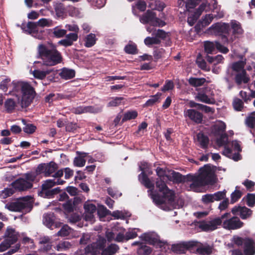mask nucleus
I'll list each match as a JSON object with an SVG mask.
<instances>
[{
	"instance_id": "5fc2aeb1",
	"label": "nucleus",
	"mask_w": 255,
	"mask_h": 255,
	"mask_svg": "<svg viewBox=\"0 0 255 255\" xmlns=\"http://www.w3.org/2000/svg\"><path fill=\"white\" fill-rule=\"evenodd\" d=\"M71 229L67 225H64L57 232V235L61 237H67L71 233Z\"/></svg>"
},
{
	"instance_id": "4be33fe9",
	"label": "nucleus",
	"mask_w": 255,
	"mask_h": 255,
	"mask_svg": "<svg viewBox=\"0 0 255 255\" xmlns=\"http://www.w3.org/2000/svg\"><path fill=\"white\" fill-rule=\"evenodd\" d=\"M76 154L78 155L74 159L73 164L76 167H83L86 163V159L87 153L86 152L77 151Z\"/></svg>"
},
{
	"instance_id": "f03ea898",
	"label": "nucleus",
	"mask_w": 255,
	"mask_h": 255,
	"mask_svg": "<svg viewBox=\"0 0 255 255\" xmlns=\"http://www.w3.org/2000/svg\"><path fill=\"white\" fill-rule=\"evenodd\" d=\"M13 90L21 91L22 94L21 106L27 108L32 102L36 94L34 89L28 83L23 82H12Z\"/></svg>"
},
{
	"instance_id": "58836bf2",
	"label": "nucleus",
	"mask_w": 255,
	"mask_h": 255,
	"mask_svg": "<svg viewBox=\"0 0 255 255\" xmlns=\"http://www.w3.org/2000/svg\"><path fill=\"white\" fill-rule=\"evenodd\" d=\"M196 62L198 66L202 70L205 71H209L210 70V68L207 66V63L205 60L203 59L201 54H199L197 56Z\"/></svg>"
},
{
	"instance_id": "6ab92c4d",
	"label": "nucleus",
	"mask_w": 255,
	"mask_h": 255,
	"mask_svg": "<svg viewBox=\"0 0 255 255\" xmlns=\"http://www.w3.org/2000/svg\"><path fill=\"white\" fill-rule=\"evenodd\" d=\"M138 180L141 184L144 185L146 188L149 189L150 191L154 190V184L151 181L144 171L141 172V173L139 174Z\"/></svg>"
},
{
	"instance_id": "09e8293b",
	"label": "nucleus",
	"mask_w": 255,
	"mask_h": 255,
	"mask_svg": "<svg viewBox=\"0 0 255 255\" xmlns=\"http://www.w3.org/2000/svg\"><path fill=\"white\" fill-rule=\"evenodd\" d=\"M162 193L163 194V197L167 199L169 201L172 202L174 200V192L173 190H170L168 187Z\"/></svg>"
},
{
	"instance_id": "603ef678",
	"label": "nucleus",
	"mask_w": 255,
	"mask_h": 255,
	"mask_svg": "<svg viewBox=\"0 0 255 255\" xmlns=\"http://www.w3.org/2000/svg\"><path fill=\"white\" fill-rule=\"evenodd\" d=\"M155 185L156 188L158 189V191L161 193L168 188L166 183L164 181V179L162 178H157Z\"/></svg>"
},
{
	"instance_id": "412c9836",
	"label": "nucleus",
	"mask_w": 255,
	"mask_h": 255,
	"mask_svg": "<svg viewBox=\"0 0 255 255\" xmlns=\"http://www.w3.org/2000/svg\"><path fill=\"white\" fill-rule=\"evenodd\" d=\"M196 137L200 147L204 149H207L210 141L209 137L203 132L200 131L197 134Z\"/></svg>"
},
{
	"instance_id": "f257e3e1",
	"label": "nucleus",
	"mask_w": 255,
	"mask_h": 255,
	"mask_svg": "<svg viewBox=\"0 0 255 255\" xmlns=\"http://www.w3.org/2000/svg\"><path fill=\"white\" fill-rule=\"evenodd\" d=\"M37 51L38 57L42 60L45 65L54 66L62 61L63 57L61 52L57 49L56 46L52 43L39 44Z\"/></svg>"
},
{
	"instance_id": "ddd939ff",
	"label": "nucleus",
	"mask_w": 255,
	"mask_h": 255,
	"mask_svg": "<svg viewBox=\"0 0 255 255\" xmlns=\"http://www.w3.org/2000/svg\"><path fill=\"white\" fill-rule=\"evenodd\" d=\"M156 18V14L155 12L147 10L146 12L142 15L139 18L140 21L143 24L149 23L153 26L156 24L155 20Z\"/></svg>"
},
{
	"instance_id": "a878e982",
	"label": "nucleus",
	"mask_w": 255,
	"mask_h": 255,
	"mask_svg": "<svg viewBox=\"0 0 255 255\" xmlns=\"http://www.w3.org/2000/svg\"><path fill=\"white\" fill-rule=\"evenodd\" d=\"M60 77L64 80H69L73 78L75 76V71L73 69L64 67L59 73Z\"/></svg>"
},
{
	"instance_id": "774afa93",
	"label": "nucleus",
	"mask_w": 255,
	"mask_h": 255,
	"mask_svg": "<svg viewBox=\"0 0 255 255\" xmlns=\"http://www.w3.org/2000/svg\"><path fill=\"white\" fill-rule=\"evenodd\" d=\"M71 246V245L70 243L67 241H64L58 244L55 248L58 251H62L69 249Z\"/></svg>"
},
{
	"instance_id": "cd10ccee",
	"label": "nucleus",
	"mask_w": 255,
	"mask_h": 255,
	"mask_svg": "<svg viewBox=\"0 0 255 255\" xmlns=\"http://www.w3.org/2000/svg\"><path fill=\"white\" fill-rule=\"evenodd\" d=\"M57 169V164L53 161L45 163V177H49L51 176V175L54 173Z\"/></svg>"
},
{
	"instance_id": "37998d69",
	"label": "nucleus",
	"mask_w": 255,
	"mask_h": 255,
	"mask_svg": "<svg viewBox=\"0 0 255 255\" xmlns=\"http://www.w3.org/2000/svg\"><path fill=\"white\" fill-rule=\"evenodd\" d=\"M162 94L160 92L157 93L155 95L151 96L150 99H148L144 104L145 107H150L155 104L159 100Z\"/></svg>"
},
{
	"instance_id": "c03bdc74",
	"label": "nucleus",
	"mask_w": 255,
	"mask_h": 255,
	"mask_svg": "<svg viewBox=\"0 0 255 255\" xmlns=\"http://www.w3.org/2000/svg\"><path fill=\"white\" fill-rule=\"evenodd\" d=\"M54 9L56 14L58 17H63L66 12L64 5L61 3L57 4L55 6Z\"/></svg>"
},
{
	"instance_id": "7ed1b4c3",
	"label": "nucleus",
	"mask_w": 255,
	"mask_h": 255,
	"mask_svg": "<svg viewBox=\"0 0 255 255\" xmlns=\"http://www.w3.org/2000/svg\"><path fill=\"white\" fill-rule=\"evenodd\" d=\"M31 197L29 196L23 197L19 201L10 202L5 205V207L12 212H29L32 208V203L29 201Z\"/></svg>"
},
{
	"instance_id": "9b49d317",
	"label": "nucleus",
	"mask_w": 255,
	"mask_h": 255,
	"mask_svg": "<svg viewBox=\"0 0 255 255\" xmlns=\"http://www.w3.org/2000/svg\"><path fill=\"white\" fill-rule=\"evenodd\" d=\"M184 116L188 118L196 124H201L203 115L200 112L194 109H188L184 111Z\"/></svg>"
},
{
	"instance_id": "dca6fc26",
	"label": "nucleus",
	"mask_w": 255,
	"mask_h": 255,
	"mask_svg": "<svg viewBox=\"0 0 255 255\" xmlns=\"http://www.w3.org/2000/svg\"><path fill=\"white\" fill-rule=\"evenodd\" d=\"M102 110V107H95L92 106H79L75 109V113L77 114H82L87 113L97 114L101 112Z\"/></svg>"
},
{
	"instance_id": "7c9ffc66",
	"label": "nucleus",
	"mask_w": 255,
	"mask_h": 255,
	"mask_svg": "<svg viewBox=\"0 0 255 255\" xmlns=\"http://www.w3.org/2000/svg\"><path fill=\"white\" fill-rule=\"evenodd\" d=\"M124 51L126 53L128 54L134 55L138 53L137 45L135 43L131 41L125 46Z\"/></svg>"
},
{
	"instance_id": "e433bc0d",
	"label": "nucleus",
	"mask_w": 255,
	"mask_h": 255,
	"mask_svg": "<svg viewBox=\"0 0 255 255\" xmlns=\"http://www.w3.org/2000/svg\"><path fill=\"white\" fill-rule=\"evenodd\" d=\"M143 240L150 245H160L162 242L157 238L153 237L151 234H144L143 237Z\"/></svg>"
},
{
	"instance_id": "a19ab883",
	"label": "nucleus",
	"mask_w": 255,
	"mask_h": 255,
	"mask_svg": "<svg viewBox=\"0 0 255 255\" xmlns=\"http://www.w3.org/2000/svg\"><path fill=\"white\" fill-rule=\"evenodd\" d=\"M96 38L95 34L90 33L85 38V46L86 47H91L94 46L96 42Z\"/></svg>"
},
{
	"instance_id": "8fccbe9b",
	"label": "nucleus",
	"mask_w": 255,
	"mask_h": 255,
	"mask_svg": "<svg viewBox=\"0 0 255 255\" xmlns=\"http://www.w3.org/2000/svg\"><path fill=\"white\" fill-rule=\"evenodd\" d=\"M124 100L123 97H116L111 98V100L108 103V107H117L121 105Z\"/></svg>"
},
{
	"instance_id": "3c124183",
	"label": "nucleus",
	"mask_w": 255,
	"mask_h": 255,
	"mask_svg": "<svg viewBox=\"0 0 255 255\" xmlns=\"http://www.w3.org/2000/svg\"><path fill=\"white\" fill-rule=\"evenodd\" d=\"M205 186L207 185H213L216 183V177L213 174H208L203 175Z\"/></svg>"
},
{
	"instance_id": "864d4df0",
	"label": "nucleus",
	"mask_w": 255,
	"mask_h": 255,
	"mask_svg": "<svg viewBox=\"0 0 255 255\" xmlns=\"http://www.w3.org/2000/svg\"><path fill=\"white\" fill-rule=\"evenodd\" d=\"M242 192L239 190L236 189L231 195L230 203L234 204L237 202L242 196Z\"/></svg>"
},
{
	"instance_id": "c756f323",
	"label": "nucleus",
	"mask_w": 255,
	"mask_h": 255,
	"mask_svg": "<svg viewBox=\"0 0 255 255\" xmlns=\"http://www.w3.org/2000/svg\"><path fill=\"white\" fill-rule=\"evenodd\" d=\"M204 51L207 54H212L216 51V41L215 43L209 41H206L204 43Z\"/></svg>"
},
{
	"instance_id": "a18cd8bd",
	"label": "nucleus",
	"mask_w": 255,
	"mask_h": 255,
	"mask_svg": "<svg viewBox=\"0 0 255 255\" xmlns=\"http://www.w3.org/2000/svg\"><path fill=\"white\" fill-rule=\"evenodd\" d=\"M243 200H246L247 205L250 207H253L255 206V194L248 193Z\"/></svg>"
},
{
	"instance_id": "473e14b6",
	"label": "nucleus",
	"mask_w": 255,
	"mask_h": 255,
	"mask_svg": "<svg viewBox=\"0 0 255 255\" xmlns=\"http://www.w3.org/2000/svg\"><path fill=\"white\" fill-rule=\"evenodd\" d=\"M4 106L7 113H12L16 107V103L12 99H7L4 102Z\"/></svg>"
},
{
	"instance_id": "bb28decb",
	"label": "nucleus",
	"mask_w": 255,
	"mask_h": 255,
	"mask_svg": "<svg viewBox=\"0 0 255 255\" xmlns=\"http://www.w3.org/2000/svg\"><path fill=\"white\" fill-rule=\"evenodd\" d=\"M119 247L115 244H111L107 248H103L101 252V255H113L118 251Z\"/></svg>"
},
{
	"instance_id": "6e6d98bb",
	"label": "nucleus",
	"mask_w": 255,
	"mask_h": 255,
	"mask_svg": "<svg viewBox=\"0 0 255 255\" xmlns=\"http://www.w3.org/2000/svg\"><path fill=\"white\" fill-rule=\"evenodd\" d=\"M233 106L236 111H242L244 108V103L240 99L235 98L233 102Z\"/></svg>"
},
{
	"instance_id": "4d7b16f0",
	"label": "nucleus",
	"mask_w": 255,
	"mask_h": 255,
	"mask_svg": "<svg viewBox=\"0 0 255 255\" xmlns=\"http://www.w3.org/2000/svg\"><path fill=\"white\" fill-rule=\"evenodd\" d=\"M153 57L155 60L165 57V50L162 48H156L153 51Z\"/></svg>"
},
{
	"instance_id": "423d86ee",
	"label": "nucleus",
	"mask_w": 255,
	"mask_h": 255,
	"mask_svg": "<svg viewBox=\"0 0 255 255\" xmlns=\"http://www.w3.org/2000/svg\"><path fill=\"white\" fill-rule=\"evenodd\" d=\"M230 30L229 23L221 22L212 24L208 29L209 32L215 35L221 36L222 39L224 42L228 40L227 35H229Z\"/></svg>"
},
{
	"instance_id": "c85d7f7f",
	"label": "nucleus",
	"mask_w": 255,
	"mask_h": 255,
	"mask_svg": "<svg viewBox=\"0 0 255 255\" xmlns=\"http://www.w3.org/2000/svg\"><path fill=\"white\" fill-rule=\"evenodd\" d=\"M226 125L224 122H221L219 124L214 125L212 128V131L213 134L216 136H218L223 134L225 131Z\"/></svg>"
},
{
	"instance_id": "f704fd0d",
	"label": "nucleus",
	"mask_w": 255,
	"mask_h": 255,
	"mask_svg": "<svg viewBox=\"0 0 255 255\" xmlns=\"http://www.w3.org/2000/svg\"><path fill=\"white\" fill-rule=\"evenodd\" d=\"M195 99L199 101L208 104H213L215 103L214 99L211 100L206 94L202 93H198L195 97Z\"/></svg>"
},
{
	"instance_id": "9d476101",
	"label": "nucleus",
	"mask_w": 255,
	"mask_h": 255,
	"mask_svg": "<svg viewBox=\"0 0 255 255\" xmlns=\"http://www.w3.org/2000/svg\"><path fill=\"white\" fill-rule=\"evenodd\" d=\"M231 212L235 216L239 215L243 220H246L251 217L253 211L246 206H235Z\"/></svg>"
},
{
	"instance_id": "f3484780",
	"label": "nucleus",
	"mask_w": 255,
	"mask_h": 255,
	"mask_svg": "<svg viewBox=\"0 0 255 255\" xmlns=\"http://www.w3.org/2000/svg\"><path fill=\"white\" fill-rule=\"evenodd\" d=\"M81 202V199L78 197H74L73 199H68L65 203L62 204V208L68 212L71 213L73 212L76 205Z\"/></svg>"
},
{
	"instance_id": "72a5a7b5",
	"label": "nucleus",
	"mask_w": 255,
	"mask_h": 255,
	"mask_svg": "<svg viewBox=\"0 0 255 255\" xmlns=\"http://www.w3.org/2000/svg\"><path fill=\"white\" fill-rule=\"evenodd\" d=\"M205 186L203 175L196 176L193 182L190 184L192 189H195Z\"/></svg>"
},
{
	"instance_id": "39448f33",
	"label": "nucleus",
	"mask_w": 255,
	"mask_h": 255,
	"mask_svg": "<svg viewBox=\"0 0 255 255\" xmlns=\"http://www.w3.org/2000/svg\"><path fill=\"white\" fill-rule=\"evenodd\" d=\"M233 242L236 245L239 247L243 246L244 255H254L255 254V244L252 239L234 236Z\"/></svg>"
},
{
	"instance_id": "de8ad7c7",
	"label": "nucleus",
	"mask_w": 255,
	"mask_h": 255,
	"mask_svg": "<svg viewBox=\"0 0 255 255\" xmlns=\"http://www.w3.org/2000/svg\"><path fill=\"white\" fill-rule=\"evenodd\" d=\"M150 194L151 198L152 199L153 202L157 205H161L164 203V201L158 194H154L153 190H151Z\"/></svg>"
},
{
	"instance_id": "a211bd4d",
	"label": "nucleus",
	"mask_w": 255,
	"mask_h": 255,
	"mask_svg": "<svg viewBox=\"0 0 255 255\" xmlns=\"http://www.w3.org/2000/svg\"><path fill=\"white\" fill-rule=\"evenodd\" d=\"M18 233L14 229L8 227L4 233V237L11 245L15 244L17 240Z\"/></svg>"
},
{
	"instance_id": "f8f14e48",
	"label": "nucleus",
	"mask_w": 255,
	"mask_h": 255,
	"mask_svg": "<svg viewBox=\"0 0 255 255\" xmlns=\"http://www.w3.org/2000/svg\"><path fill=\"white\" fill-rule=\"evenodd\" d=\"M55 217L54 216V214L53 213L50 212L44 214L43 222L46 226L52 230L54 228L59 227L61 225V223L55 222Z\"/></svg>"
},
{
	"instance_id": "2eb2a0df",
	"label": "nucleus",
	"mask_w": 255,
	"mask_h": 255,
	"mask_svg": "<svg viewBox=\"0 0 255 255\" xmlns=\"http://www.w3.org/2000/svg\"><path fill=\"white\" fill-rule=\"evenodd\" d=\"M84 209L85 210L84 219L86 221H92L94 218L93 214L97 210L96 206L94 204L86 202L84 203Z\"/></svg>"
},
{
	"instance_id": "79ce46f5",
	"label": "nucleus",
	"mask_w": 255,
	"mask_h": 255,
	"mask_svg": "<svg viewBox=\"0 0 255 255\" xmlns=\"http://www.w3.org/2000/svg\"><path fill=\"white\" fill-rule=\"evenodd\" d=\"M51 70H47L45 71H41L40 70H34L33 71V75L34 77L38 79L42 80L44 79L46 75L50 74Z\"/></svg>"
},
{
	"instance_id": "4c0bfd02",
	"label": "nucleus",
	"mask_w": 255,
	"mask_h": 255,
	"mask_svg": "<svg viewBox=\"0 0 255 255\" xmlns=\"http://www.w3.org/2000/svg\"><path fill=\"white\" fill-rule=\"evenodd\" d=\"M52 36L54 37L60 38L64 37L66 33L67 30L61 29L59 26H56L51 30Z\"/></svg>"
},
{
	"instance_id": "13d9d810",
	"label": "nucleus",
	"mask_w": 255,
	"mask_h": 255,
	"mask_svg": "<svg viewBox=\"0 0 255 255\" xmlns=\"http://www.w3.org/2000/svg\"><path fill=\"white\" fill-rule=\"evenodd\" d=\"M217 144L219 146H226L228 143V137L226 133L220 135V137L217 139Z\"/></svg>"
},
{
	"instance_id": "2f4dec72",
	"label": "nucleus",
	"mask_w": 255,
	"mask_h": 255,
	"mask_svg": "<svg viewBox=\"0 0 255 255\" xmlns=\"http://www.w3.org/2000/svg\"><path fill=\"white\" fill-rule=\"evenodd\" d=\"M188 81L190 85L194 87H197L203 85L206 80L204 78L190 77Z\"/></svg>"
},
{
	"instance_id": "20e7f679",
	"label": "nucleus",
	"mask_w": 255,
	"mask_h": 255,
	"mask_svg": "<svg viewBox=\"0 0 255 255\" xmlns=\"http://www.w3.org/2000/svg\"><path fill=\"white\" fill-rule=\"evenodd\" d=\"M106 239H100L96 243L88 245L84 250L77 251L76 255H99L101 250L106 247Z\"/></svg>"
},
{
	"instance_id": "e2e57ef3",
	"label": "nucleus",
	"mask_w": 255,
	"mask_h": 255,
	"mask_svg": "<svg viewBox=\"0 0 255 255\" xmlns=\"http://www.w3.org/2000/svg\"><path fill=\"white\" fill-rule=\"evenodd\" d=\"M196 252L202 255H209L212 252V249L210 246L197 248Z\"/></svg>"
},
{
	"instance_id": "393cba45",
	"label": "nucleus",
	"mask_w": 255,
	"mask_h": 255,
	"mask_svg": "<svg viewBox=\"0 0 255 255\" xmlns=\"http://www.w3.org/2000/svg\"><path fill=\"white\" fill-rule=\"evenodd\" d=\"M235 80L237 85H240L242 83L247 84L250 81V78L247 76V72L245 70L237 73L235 77Z\"/></svg>"
},
{
	"instance_id": "0eeeda50",
	"label": "nucleus",
	"mask_w": 255,
	"mask_h": 255,
	"mask_svg": "<svg viewBox=\"0 0 255 255\" xmlns=\"http://www.w3.org/2000/svg\"><path fill=\"white\" fill-rule=\"evenodd\" d=\"M230 213H226L220 217L215 218L212 220L209 221H202L199 223V228L203 231L205 232L214 231L217 229L218 226L222 224V220L226 217H230Z\"/></svg>"
},
{
	"instance_id": "0e129e2a",
	"label": "nucleus",
	"mask_w": 255,
	"mask_h": 255,
	"mask_svg": "<svg viewBox=\"0 0 255 255\" xmlns=\"http://www.w3.org/2000/svg\"><path fill=\"white\" fill-rule=\"evenodd\" d=\"M245 63L243 61H239L234 63L232 65V68L233 71L237 72H240L244 69Z\"/></svg>"
},
{
	"instance_id": "4468645a",
	"label": "nucleus",
	"mask_w": 255,
	"mask_h": 255,
	"mask_svg": "<svg viewBox=\"0 0 255 255\" xmlns=\"http://www.w3.org/2000/svg\"><path fill=\"white\" fill-rule=\"evenodd\" d=\"M65 38L58 42V44L63 46L65 47L72 46L74 42L76 41L78 39V33H70L65 35Z\"/></svg>"
},
{
	"instance_id": "5701e85b",
	"label": "nucleus",
	"mask_w": 255,
	"mask_h": 255,
	"mask_svg": "<svg viewBox=\"0 0 255 255\" xmlns=\"http://www.w3.org/2000/svg\"><path fill=\"white\" fill-rule=\"evenodd\" d=\"M166 177L169 180L177 184L185 182V176L175 171H172L171 175H166Z\"/></svg>"
},
{
	"instance_id": "1a4fd4ad",
	"label": "nucleus",
	"mask_w": 255,
	"mask_h": 255,
	"mask_svg": "<svg viewBox=\"0 0 255 255\" xmlns=\"http://www.w3.org/2000/svg\"><path fill=\"white\" fill-rule=\"evenodd\" d=\"M10 186L14 188L17 192H24L31 189L33 187V184L31 182L25 180L24 178L19 177L11 184Z\"/></svg>"
},
{
	"instance_id": "680f3d73",
	"label": "nucleus",
	"mask_w": 255,
	"mask_h": 255,
	"mask_svg": "<svg viewBox=\"0 0 255 255\" xmlns=\"http://www.w3.org/2000/svg\"><path fill=\"white\" fill-rule=\"evenodd\" d=\"M37 26L38 25L37 22L28 21L27 23V27L28 28L29 33H37L38 32Z\"/></svg>"
},
{
	"instance_id": "49530a36",
	"label": "nucleus",
	"mask_w": 255,
	"mask_h": 255,
	"mask_svg": "<svg viewBox=\"0 0 255 255\" xmlns=\"http://www.w3.org/2000/svg\"><path fill=\"white\" fill-rule=\"evenodd\" d=\"M152 249L150 247L145 245H141L137 249V254L139 255H148L152 252Z\"/></svg>"
},
{
	"instance_id": "338daca9",
	"label": "nucleus",
	"mask_w": 255,
	"mask_h": 255,
	"mask_svg": "<svg viewBox=\"0 0 255 255\" xmlns=\"http://www.w3.org/2000/svg\"><path fill=\"white\" fill-rule=\"evenodd\" d=\"M214 16L213 14H206L205 17L202 18L201 22L202 27L208 26L213 20Z\"/></svg>"
},
{
	"instance_id": "c9c22d12",
	"label": "nucleus",
	"mask_w": 255,
	"mask_h": 255,
	"mask_svg": "<svg viewBox=\"0 0 255 255\" xmlns=\"http://www.w3.org/2000/svg\"><path fill=\"white\" fill-rule=\"evenodd\" d=\"M231 26L233 29V34H241L243 33V29L239 22L236 20H232L231 21Z\"/></svg>"
},
{
	"instance_id": "aec40b11",
	"label": "nucleus",
	"mask_w": 255,
	"mask_h": 255,
	"mask_svg": "<svg viewBox=\"0 0 255 255\" xmlns=\"http://www.w3.org/2000/svg\"><path fill=\"white\" fill-rule=\"evenodd\" d=\"M193 246V244L190 243L174 245L172 246V250L176 254H182L185 253V252Z\"/></svg>"
},
{
	"instance_id": "69168bd1",
	"label": "nucleus",
	"mask_w": 255,
	"mask_h": 255,
	"mask_svg": "<svg viewBox=\"0 0 255 255\" xmlns=\"http://www.w3.org/2000/svg\"><path fill=\"white\" fill-rule=\"evenodd\" d=\"M144 42L146 45L149 46L152 44H159L161 42V41L156 37H147L145 38Z\"/></svg>"
},
{
	"instance_id": "bf43d9fd",
	"label": "nucleus",
	"mask_w": 255,
	"mask_h": 255,
	"mask_svg": "<svg viewBox=\"0 0 255 255\" xmlns=\"http://www.w3.org/2000/svg\"><path fill=\"white\" fill-rule=\"evenodd\" d=\"M55 185V181L54 179H47L45 180L41 185L42 190L50 189Z\"/></svg>"
},
{
	"instance_id": "b1692460",
	"label": "nucleus",
	"mask_w": 255,
	"mask_h": 255,
	"mask_svg": "<svg viewBox=\"0 0 255 255\" xmlns=\"http://www.w3.org/2000/svg\"><path fill=\"white\" fill-rule=\"evenodd\" d=\"M201 0H178V4L180 6L185 5L187 10L194 8L199 3Z\"/></svg>"
},
{
	"instance_id": "052dcab7",
	"label": "nucleus",
	"mask_w": 255,
	"mask_h": 255,
	"mask_svg": "<svg viewBox=\"0 0 255 255\" xmlns=\"http://www.w3.org/2000/svg\"><path fill=\"white\" fill-rule=\"evenodd\" d=\"M22 123L25 125V127L23 128V131L29 134H32L35 131L36 127L33 124H26V121L24 120H22Z\"/></svg>"
},
{
	"instance_id": "ea45409f",
	"label": "nucleus",
	"mask_w": 255,
	"mask_h": 255,
	"mask_svg": "<svg viewBox=\"0 0 255 255\" xmlns=\"http://www.w3.org/2000/svg\"><path fill=\"white\" fill-rule=\"evenodd\" d=\"M138 114L136 111H129L125 113L122 120L123 123L127 121L135 119L137 117Z\"/></svg>"
},
{
	"instance_id": "6e6552de",
	"label": "nucleus",
	"mask_w": 255,
	"mask_h": 255,
	"mask_svg": "<svg viewBox=\"0 0 255 255\" xmlns=\"http://www.w3.org/2000/svg\"><path fill=\"white\" fill-rule=\"evenodd\" d=\"M225 218L222 220V226L224 228L228 230H236L242 228L244 225V223L242 222L240 219L234 216L231 218Z\"/></svg>"
}]
</instances>
